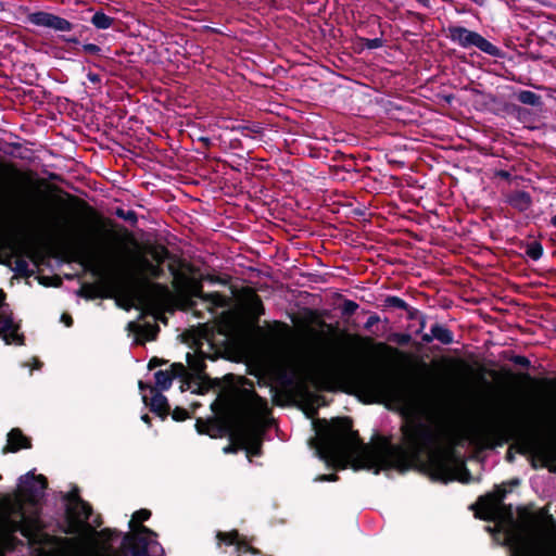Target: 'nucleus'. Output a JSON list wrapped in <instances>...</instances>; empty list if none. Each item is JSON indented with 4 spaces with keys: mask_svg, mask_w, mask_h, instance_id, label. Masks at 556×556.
<instances>
[{
    "mask_svg": "<svg viewBox=\"0 0 556 556\" xmlns=\"http://www.w3.org/2000/svg\"><path fill=\"white\" fill-rule=\"evenodd\" d=\"M187 368L181 363H174L170 370H159L154 374L155 384L161 391L170 388L174 378H185Z\"/></svg>",
    "mask_w": 556,
    "mask_h": 556,
    "instance_id": "4468645a",
    "label": "nucleus"
},
{
    "mask_svg": "<svg viewBox=\"0 0 556 556\" xmlns=\"http://www.w3.org/2000/svg\"><path fill=\"white\" fill-rule=\"evenodd\" d=\"M67 41H71V42H77V40L75 38L73 39H68Z\"/></svg>",
    "mask_w": 556,
    "mask_h": 556,
    "instance_id": "6e6d98bb",
    "label": "nucleus"
},
{
    "mask_svg": "<svg viewBox=\"0 0 556 556\" xmlns=\"http://www.w3.org/2000/svg\"><path fill=\"white\" fill-rule=\"evenodd\" d=\"M448 38L458 43L463 48L477 47L481 51L486 52V39L478 33L469 30L462 26H450Z\"/></svg>",
    "mask_w": 556,
    "mask_h": 556,
    "instance_id": "9b49d317",
    "label": "nucleus"
},
{
    "mask_svg": "<svg viewBox=\"0 0 556 556\" xmlns=\"http://www.w3.org/2000/svg\"><path fill=\"white\" fill-rule=\"evenodd\" d=\"M432 339L440 341L443 344L453 342V333L444 326L434 324L430 328V334H425L424 340L429 342Z\"/></svg>",
    "mask_w": 556,
    "mask_h": 556,
    "instance_id": "2eb2a0df",
    "label": "nucleus"
},
{
    "mask_svg": "<svg viewBox=\"0 0 556 556\" xmlns=\"http://www.w3.org/2000/svg\"><path fill=\"white\" fill-rule=\"evenodd\" d=\"M219 542L235 547L236 556H257L258 551L253 548L245 539L241 538L237 531L217 534Z\"/></svg>",
    "mask_w": 556,
    "mask_h": 556,
    "instance_id": "ddd939ff",
    "label": "nucleus"
},
{
    "mask_svg": "<svg viewBox=\"0 0 556 556\" xmlns=\"http://www.w3.org/2000/svg\"><path fill=\"white\" fill-rule=\"evenodd\" d=\"M46 488L47 482L43 476H35L33 472H28L20 478V501L34 506L37 505L39 500L43 496Z\"/></svg>",
    "mask_w": 556,
    "mask_h": 556,
    "instance_id": "0eeeda50",
    "label": "nucleus"
},
{
    "mask_svg": "<svg viewBox=\"0 0 556 556\" xmlns=\"http://www.w3.org/2000/svg\"><path fill=\"white\" fill-rule=\"evenodd\" d=\"M513 362L516 365H519L523 368H528L530 366V361L527 357L521 356V355L514 356Z\"/></svg>",
    "mask_w": 556,
    "mask_h": 556,
    "instance_id": "f704fd0d",
    "label": "nucleus"
},
{
    "mask_svg": "<svg viewBox=\"0 0 556 556\" xmlns=\"http://www.w3.org/2000/svg\"><path fill=\"white\" fill-rule=\"evenodd\" d=\"M21 531L24 533L28 529H36L39 528V521L37 516H26V514L23 511V507L21 506Z\"/></svg>",
    "mask_w": 556,
    "mask_h": 556,
    "instance_id": "5701e85b",
    "label": "nucleus"
},
{
    "mask_svg": "<svg viewBox=\"0 0 556 556\" xmlns=\"http://www.w3.org/2000/svg\"><path fill=\"white\" fill-rule=\"evenodd\" d=\"M510 202L521 210L527 208L531 203V198L527 192L518 191L510 200Z\"/></svg>",
    "mask_w": 556,
    "mask_h": 556,
    "instance_id": "b1692460",
    "label": "nucleus"
},
{
    "mask_svg": "<svg viewBox=\"0 0 556 556\" xmlns=\"http://www.w3.org/2000/svg\"><path fill=\"white\" fill-rule=\"evenodd\" d=\"M187 362L193 374L200 377L205 367L203 358L198 355H191L190 353H188Z\"/></svg>",
    "mask_w": 556,
    "mask_h": 556,
    "instance_id": "4be33fe9",
    "label": "nucleus"
},
{
    "mask_svg": "<svg viewBox=\"0 0 556 556\" xmlns=\"http://www.w3.org/2000/svg\"><path fill=\"white\" fill-rule=\"evenodd\" d=\"M140 266L143 271H146L152 277H157L162 271L157 264H153L152 261H150L147 257H142L140 260Z\"/></svg>",
    "mask_w": 556,
    "mask_h": 556,
    "instance_id": "a878e982",
    "label": "nucleus"
},
{
    "mask_svg": "<svg viewBox=\"0 0 556 556\" xmlns=\"http://www.w3.org/2000/svg\"><path fill=\"white\" fill-rule=\"evenodd\" d=\"M489 448L491 447L492 431H493V418H494V386L491 379H489Z\"/></svg>",
    "mask_w": 556,
    "mask_h": 556,
    "instance_id": "6ab92c4d",
    "label": "nucleus"
},
{
    "mask_svg": "<svg viewBox=\"0 0 556 556\" xmlns=\"http://www.w3.org/2000/svg\"><path fill=\"white\" fill-rule=\"evenodd\" d=\"M488 374H489V378H494L495 377V371L493 369H491V368H489Z\"/></svg>",
    "mask_w": 556,
    "mask_h": 556,
    "instance_id": "3c124183",
    "label": "nucleus"
},
{
    "mask_svg": "<svg viewBox=\"0 0 556 556\" xmlns=\"http://www.w3.org/2000/svg\"><path fill=\"white\" fill-rule=\"evenodd\" d=\"M505 493H506V491L504 490L503 493L498 495V497H503L505 495ZM495 497H497V495H494L489 492V515H488L489 522L494 521L495 517H496L494 508L492 506V502H493V500H495Z\"/></svg>",
    "mask_w": 556,
    "mask_h": 556,
    "instance_id": "7c9ffc66",
    "label": "nucleus"
},
{
    "mask_svg": "<svg viewBox=\"0 0 556 556\" xmlns=\"http://www.w3.org/2000/svg\"><path fill=\"white\" fill-rule=\"evenodd\" d=\"M113 533L114 531L111 529H103L100 532H98V535L105 541H110L112 539Z\"/></svg>",
    "mask_w": 556,
    "mask_h": 556,
    "instance_id": "a19ab883",
    "label": "nucleus"
},
{
    "mask_svg": "<svg viewBox=\"0 0 556 556\" xmlns=\"http://www.w3.org/2000/svg\"><path fill=\"white\" fill-rule=\"evenodd\" d=\"M316 435L309 440L315 455L328 467L378 473L403 459L422 460L434 480L463 483L481 481L473 475L486 447V428L473 418L443 414L429 422L407 421L402 427L401 445L380 443L369 446L359 442L351 420L337 418L314 422Z\"/></svg>",
    "mask_w": 556,
    "mask_h": 556,
    "instance_id": "f257e3e1",
    "label": "nucleus"
},
{
    "mask_svg": "<svg viewBox=\"0 0 556 556\" xmlns=\"http://www.w3.org/2000/svg\"><path fill=\"white\" fill-rule=\"evenodd\" d=\"M151 513L148 509H140L132 515V519L129 521V527L132 529L135 522H142L150 518Z\"/></svg>",
    "mask_w": 556,
    "mask_h": 556,
    "instance_id": "cd10ccee",
    "label": "nucleus"
},
{
    "mask_svg": "<svg viewBox=\"0 0 556 556\" xmlns=\"http://www.w3.org/2000/svg\"><path fill=\"white\" fill-rule=\"evenodd\" d=\"M139 389L144 404L162 418L166 417L169 410L167 399L156 388L144 384L142 381H139Z\"/></svg>",
    "mask_w": 556,
    "mask_h": 556,
    "instance_id": "f8f14e48",
    "label": "nucleus"
},
{
    "mask_svg": "<svg viewBox=\"0 0 556 556\" xmlns=\"http://www.w3.org/2000/svg\"><path fill=\"white\" fill-rule=\"evenodd\" d=\"M151 255H152V258L157 263V265L160 266V264H162L166 258H167V255H168V252L166 249L164 248H160V249H154L152 252H151Z\"/></svg>",
    "mask_w": 556,
    "mask_h": 556,
    "instance_id": "c756f323",
    "label": "nucleus"
},
{
    "mask_svg": "<svg viewBox=\"0 0 556 556\" xmlns=\"http://www.w3.org/2000/svg\"><path fill=\"white\" fill-rule=\"evenodd\" d=\"M61 320L66 325V327H71L73 324L72 317L67 314H63Z\"/></svg>",
    "mask_w": 556,
    "mask_h": 556,
    "instance_id": "37998d69",
    "label": "nucleus"
},
{
    "mask_svg": "<svg viewBox=\"0 0 556 556\" xmlns=\"http://www.w3.org/2000/svg\"><path fill=\"white\" fill-rule=\"evenodd\" d=\"M4 300L5 293L0 290V334L7 344H23L24 337L17 332L20 325L13 320Z\"/></svg>",
    "mask_w": 556,
    "mask_h": 556,
    "instance_id": "1a4fd4ad",
    "label": "nucleus"
},
{
    "mask_svg": "<svg viewBox=\"0 0 556 556\" xmlns=\"http://www.w3.org/2000/svg\"><path fill=\"white\" fill-rule=\"evenodd\" d=\"M157 365V361L156 359H151L150 363H149V368H153Z\"/></svg>",
    "mask_w": 556,
    "mask_h": 556,
    "instance_id": "09e8293b",
    "label": "nucleus"
},
{
    "mask_svg": "<svg viewBox=\"0 0 556 556\" xmlns=\"http://www.w3.org/2000/svg\"><path fill=\"white\" fill-rule=\"evenodd\" d=\"M517 99L522 104L540 108L542 106V97L533 91L530 90H521L517 94Z\"/></svg>",
    "mask_w": 556,
    "mask_h": 556,
    "instance_id": "a211bd4d",
    "label": "nucleus"
},
{
    "mask_svg": "<svg viewBox=\"0 0 556 556\" xmlns=\"http://www.w3.org/2000/svg\"><path fill=\"white\" fill-rule=\"evenodd\" d=\"M92 523H93V528L99 527L101 525L99 517H97L94 520H92Z\"/></svg>",
    "mask_w": 556,
    "mask_h": 556,
    "instance_id": "de8ad7c7",
    "label": "nucleus"
},
{
    "mask_svg": "<svg viewBox=\"0 0 556 556\" xmlns=\"http://www.w3.org/2000/svg\"><path fill=\"white\" fill-rule=\"evenodd\" d=\"M269 414L268 402L253 394L249 403V413L237 421L233 437L247 456H258L264 426Z\"/></svg>",
    "mask_w": 556,
    "mask_h": 556,
    "instance_id": "f03ea898",
    "label": "nucleus"
},
{
    "mask_svg": "<svg viewBox=\"0 0 556 556\" xmlns=\"http://www.w3.org/2000/svg\"><path fill=\"white\" fill-rule=\"evenodd\" d=\"M8 444L12 452L29 447V440L18 429H13L8 434Z\"/></svg>",
    "mask_w": 556,
    "mask_h": 556,
    "instance_id": "dca6fc26",
    "label": "nucleus"
},
{
    "mask_svg": "<svg viewBox=\"0 0 556 556\" xmlns=\"http://www.w3.org/2000/svg\"><path fill=\"white\" fill-rule=\"evenodd\" d=\"M473 510L475 517L480 520H486V494L478 497V501L470 506Z\"/></svg>",
    "mask_w": 556,
    "mask_h": 556,
    "instance_id": "412c9836",
    "label": "nucleus"
},
{
    "mask_svg": "<svg viewBox=\"0 0 556 556\" xmlns=\"http://www.w3.org/2000/svg\"><path fill=\"white\" fill-rule=\"evenodd\" d=\"M488 531H489V534H491V533H492V529H491V527H489V528H488Z\"/></svg>",
    "mask_w": 556,
    "mask_h": 556,
    "instance_id": "4d7b16f0",
    "label": "nucleus"
},
{
    "mask_svg": "<svg viewBox=\"0 0 556 556\" xmlns=\"http://www.w3.org/2000/svg\"><path fill=\"white\" fill-rule=\"evenodd\" d=\"M141 419H142V421H143V422H146V424H150V417H149V415H147V414L142 415Z\"/></svg>",
    "mask_w": 556,
    "mask_h": 556,
    "instance_id": "49530a36",
    "label": "nucleus"
},
{
    "mask_svg": "<svg viewBox=\"0 0 556 556\" xmlns=\"http://www.w3.org/2000/svg\"><path fill=\"white\" fill-rule=\"evenodd\" d=\"M419 3H421L422 5L427 7L428 3H429V0H417Z\"/></svg>",
    "mask_w": 556,
    "mask_h": 556,
    "instance_id": "603ef678",
    "label": "nucleus"
},
{
    "mask_svg": "<svg viewBox=\"0 0 556 556\" xmlns=\"http://www.w3.org/2000/svg\"><path fill=\"white\" fill-rule=\"evenodd\" d=\"M552 225L556 227V215L552 218Z\"/></svg>",
    "mask_w": 556,
    "mask_h": 556,
    "instance_id": "864d4df0",
    "label": "nucleus"
},
{
    "mask_svg": "<svg viewBox=\"0 0 556 556\" xmlns=\"http://www.w3.org/2000/svg\"><path fill=\"white\" fill-rule=\"evenodd\" d=\"M489 56L503 59L504 53L498 48L489 42Z\"/></svg>",
    "mask_w": 556,
    "mask_h": 556,
    "instance_id": "e433bc0d",
    "label": "nucleus"
},
{
    "mask_svg": "<svg viewBox=\"0 0 556 556\" xmlns=\"http://www.w3.org/2000/svg\"><path fill=\"white\" fill-rule=\"evenodd\" d=\"M379 321V317L377 315H372L370 316L366 324H365V327L366 328H370L371 326H374L375 324H377Z\"/></svg>",
    "mask_w": 556,
    "mask_h": 556,
    "instance_id": "79ce46f5",
    "label": "nucleus"
},
{
    "mask_svg": "<svg viewBox=\"0 0 556 556\" xmlns=\"http://www.w3.org/2000/svg\"><path fill=\"white\" fill-rule=\"evenodd\" d=\"M83 50L88 54H99L101 51L100 47L94 43H85Z\"/></svg>",
    "mask_w": 556,
    "mask_h": 556,
    "instance_id": "72a5a7b5",
    "label": "nucleus"
},
{
    "mask_svg": "<svg viewBox=\"0 0 556 556\" xmlns=\"http://www.w3.org/2000/svg\"><path fill=\"white\" fill-rule=\"evenodd\" d=\"M336 480H337L336 475H320L314 479V481H316V482H326V481H336Z\"/></svg>",
    "mask_w": 556,
    "mask_h": 556,
    "instance_id": "ea45409f",
    "label": "nucleus"
},
{
    "mask_svg": "<svg viewBox=\"0 0 556 556\" xmlns=\"http://www.w3.org/2000/svg\"><path fill=\"white\" fill-rule=\"evenodd\" d=\"M511 556H556V539L522 532L509 536Z\"/></svg>",
    "mask_w": 556,
    "mask_h": 556,
    "instance_id": "20e7f679",
    "label": "nucleus"
},
{
    "mask_svg": "<svg viewBox=\"0 0 556 556\" xmlns=\"http://www.w3.org/2000/svg\"><path fill=\"white\" fill-rule=\"evenodd\" d=\"M135 542L130 548L131 556L163 555V547L156 542V533L144 526L138 527L135 532Z\"/></svg>",
    "mask_w": 556,
    "mask_h": 556,
    "instance_id": "423d86ee",
    "label": "nucleus"
},
{
    "mask_svg": "<svg viewBox=\"0 0 556 556\" xmlns=\"http://www.w3.org/2000/svg\"><path fill=\"white\" fill-rule=\"evenodd\" d=\"M233 451H235V448L231 445H229V446L224 448L225 453H230V452H233Z\"/></svg>",
    "mask_w": 556,
    "mask_h": 556,
    "instance_id": "8fccbe9b",
    "label": "nucleus"
},
{
    "mask_svg": "<svg viewBox=\"0 0 556 556\" xmlns=\"http://www.w3.org/2000/svg\"><path fill=\"white\" fill-rule=\"evenodd\" d=\"M542 254L543 248L539 241H531L527 244L526 255H528L530 258L536 261L542 256Z\"/></svg>",
    "mask_w": 556,
    "mask_h": 556,
    "instance_id": "393cba45",
    "label": "nucleus"
},
{
    "mask_svg": "<svg viewBox=\"0 0 556 556\" xmlns=\"http://www.w3.org/2000/svg\"><path fill=\"white\" fill-rule=\"evenodd\" d=\"M508 71L504 67L502 62L489 59V75H494L497 79L504 77Z\"/></svg>",
    "mask_w": 556,
    "mask_h": 556,
    "instance_id": "bb28decb",
    "label": "nucleus"
},
{
    "mask_svg": "<svg viewBox=\"0 0 556 556\" xmlns=\"http://www.w3.org/2000/svg\"><path fill=\"white\" fill-rule=\"evenodd\" d=\"M128 329L130 331L136 332L139 337H142L144 340H153L155 338L156 333V327L154 326H147L142 327L140 324L130 321L128 324Z\"/></svg>",
    "mask_w": 556,
    "mask_h": 556,
    "instance_id": "f3484780",
    "label": "nucleus"
},
{
    "mask_svg": "<svg viewBox=\"0 0 556 556\" xmlns=\"http://www.w3.org/2000/svg\"><path fill=\"white\" fill-rule=\"evenodd\" d=\"M188 413L185 409L177 408L173 413V418L177 421L184 420L187 418Z\"/></svg>",
    "mask_w": 556,
    "mask_h": 556,
    "instance_id": "4c0bfd02",
    "label": "nucleus"
},
{
    "mask_svg": "<svg viewBox=\"0 0 556 556\" xmlns=\"http://www.w3.org/2000/svg\"><path fill=\"white\" fill-rule=\"evenodd\" d=\"M358 390L368 402L386 403L403 408L410 404L408 389L401 381L388 376H365L358 381Z\"/></svg>",
    "mask_w": 556,
    "mask_h": 556,
    "instance_id": "7ed1b4c3",
    "label": "nucleus"
},
{
    "mask_svg": "<svg viewBox=\"0 0 556 556\" xmlns=\"http://www.w3.org/2000/svg\"><path fill=\"white\" fill-rule=\"evenodd\" d=\"M364 46L368 49L381 48L383 46V40L381 38L365 39Z\"/></svg>",
    "mask_w": 556,
    "mask_h": 556,
    "instance_id": "2f4dec72",
    "label": "nucleus"
},
{
    "mask_svg": "<svg viewBox=\"0 0 556 556\" xmlns=\"http://www.w3.org/2000/svg\"><path fill=\"white\" fill-rule=\"evenodd\" d=\"M88 78L90 81L92 83H98L100 79H99V76L97 74H88Z\"/></svg>",
    "mask_w": 556,
    "mask_h": 556,
    "instance_id": "a18cd8bd",
    "label": "nucleus"
},
{
    "mask_svg": "<svg viewBox=\"0 0 556 556\" xmlns=\"http://www.w3.org/2000/svg\"><path fill=\"white\" fill-rule=\"evenodd\" d=\"M116 215L125 220L136 222L137 219L136 214L132 211L125 212L124 210H117Z\"/></svg>",
    "mask_w": 556,
    "mask_h": 556,
    "instance_id": "473e14b6",
    "label": "nucleus"
},
{
    "mask_svg": "<svg viewBox=\"0 0 556 556\" xmlns=\"http://www.w3.org/2000/svg\"><path fill=\"white\" fill-rule=\"evenodd\" d=\"M27 21L35 26L50 28L55 31H71L73 29V24L70 21L46 11L29 13Z\"/></svg>",
    "mask_w": 556,
    "mask_h": 556,
    "instance_id": "9d476101",
    "label": "nucleus"
},
{
    "mask_svg": "<svg viewBox=\"0 0 556 556\" xmlns=\"http://www.w3.org/2000/svg\"><path fill=\"white\" fill-rule=\"evenodd\" d=\"M508 459H513V455L510 453L507 454Z\"/></svg>",
    "mask_w": 556,
    "mask_h": 556,
    "instance_id": "5fc2aeb1",
    "label": "nucleus"
},
{
    "mask_svg": "<svg viewBox=\"0 0 556 556\" xmlns=\"http://www.w3.org/2000/svg\"><path fill=\"white\" fill-rule=\"evenodd\" d=\"M513 96V88L508 84L498 85L489 92V112L498 116L510 115L516 106L509 102Z\"/></svg>",
    "mask_w": 556,
    "mask_h": 556,
    "instance_id": "6e6552de",
    "label": "nucleus"
},
{
    "mask_svg": "<svg viewBox=\"0 0 556 556\" xmlns=\"http://www.w3.org/2000/svg\"><path fill=\"white\" fill-rule=\"evenodd\" d=\"M358 305L353 301H346L344 303V313L352 314L356 311Z\"/></svg>",
    "mask_w": 556,
    "mask_h": 556,
    "instance_id": "58836bf2",
    "label": "nucleus"
},
{
    "mask_svg": "<svg viewBox=\"0 0 556 556\" xmlns=\"http://www.w3.org/2000/svg\"><path fill=\"white\" fill-rule=\"evenodd\" d=\"M526 444H527L528 448H531V450L539 445V443L536 441H532V440L527 441Z\"/></svg>",
    "mask_w": 556,
    "mask_h": 556,
    "instance_id": "c03bdc74",
    "label": "nucleus"
},
{
    "mask_svg": "<svg viewBox=\"0 0 556 556\" xmlns=\"http://www.w3.org/2000/svg\"><path fill=\"white\" fill-rule=\"evenodd\" d=\"M386 304L391 307L400 308V309H406L407 303L397 296H388L386 299Z\"/></svg>",
    "mask_w": 556,
    "mask_h": 556,
    "instance_id": "c85d7f7f",
    "label": "nucleus"
},
{
    "mask_svg": "<svg viewBox=\"0 0 556 556\" xmlns=\"http://www.w3.org/2000/svg\"><path fill=\"white\" fill-rule=\"evenodd\" d=\"M494 177H500L501 179L509 181L511 179V174L506 169H494Z\"/></svg>",
    "mask_w": 556,
    "mask_h": 556,
    "instance_id": "c9c22d12",
    "label": "nucleus"
},
{
    "mask_svg": "<svg viewBox=\"0 0 556 556\" xmlns=\"http://www.w3.org/2000/svg\"><path fill=\"white\" fill-rule=\"evenodd\" d=\"M67 498L71 503L66 509L68 523L64 529V532L66 534L76 535L80 533L83 523L91 517L92 508L87 502L83 501L78 496L77 490L70 493Z\"/></svg>",
    "mask_w": 556,
    "mask_h": 556,
    "instance_id": "39448f33",
    "label": "nucleus"
},
{
    "mask_svg": "<svg viewBox=\"0 0 556 556\" xmlns=\"http://www.w3.org/2000/svg\"><path fill=\"white\" fill-rule=\"evenodd\" d=\"M113 22L114 20L102 11L96 12L91 18L92 25L98 29H108L113 25Z\"/></svg>",
    "mask_w": 556,
    "mask_h": 556,
    "instance_id": "aec40b11",
    "label": "nucleus"
}]
</instances>
